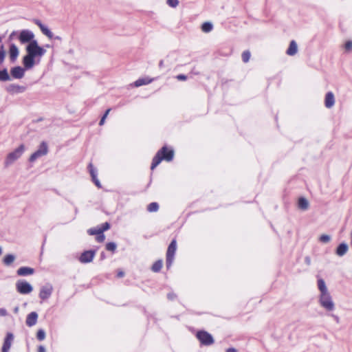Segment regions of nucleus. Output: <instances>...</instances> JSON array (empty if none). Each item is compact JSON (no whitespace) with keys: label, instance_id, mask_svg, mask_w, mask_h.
I'll list each match as a JSON object with an SVG mask.
<instances>
[{"label":"nucleus","instance_id":"nucleus-1","mask_svg":"<svg viewBox=\"0 0 352 352\" xmlns=\"http://www.w3.org/2000/svg\"><path fill=\"white\" fill-rule=\"evenodd\" d=\"M27 55L23 58V63L26 69H30L35 65V58L43 56L46 51L38 45L36 41H32L26 47Z\"/></svg>","mask_w":352,"mask_h":352},{"label":"nucleus","instance_id":"nucleus-2","mask_svg":"<svg viewBox=\"0 0 352 352\" xmlns=\"http://www.w3.org/2000/svg\"><path fill=\"white\" fill-rule=\"evenodd\" d=\"M173 156V150H169L167 151V148L166 146H163L153 157L151 166V170H153L163 160L167 162L171 161Z\"/></svg>","mask_w":352,"mask_h":352},{"label":"nucleus","instance_id":"nucleus-3","mask_svg":"<svg viewBox=\"0 0 352 352\" xmlns=\"http://www.w3.org/2000/svg\"><path fill=\"white\" fill-rule=\"evenodd\" d=\"M24 151L25 146L23 144H21L14 151L8 153L4 162L5 166L8 167L12 165L15 161L21 157Z\"/></svg>","mask_w":352,"mask_h":352},{"label":"nucleus","instance_id":"nucleus-4","mask_svg":"<svg viewBox=\"0 0 352 352\" xmlns=\"http://www.w3.org/2000/svg\"><path fill=\"white\" fill-rule=\"evenodd\" d=\"M319 303L324 309L331 311L335 309V305L329 293L320 294Z\"/></svg>","mask_w":352,"mask_h":352},{"label":"nucleus","instance_id":"nucleus-5","mask_svg":"<svg viewBox=\"0 0 352 352\" xmlns=\"http://www.w3.org/2000/svg\"><path fill=\"white\" fill-rule=\"evenodd\" d=\"M196 337L201 344L205 346L212 345L214 342L212 336L206 331H199L196 334Z\"/></svg>","mask_w":352,"mask_h":352},{"label":"nucleus","instance_id":"nucleus-6","mask_svg":"<svg viewBox=\"0 0 352 352\" xmlns=\"http://www.w3.org/2000/svg\"><path fill=\"white\" fill-rule=\"evenodd\" d=\"M177 250L176 240L173 239L168 247L166 252V267L168 269L172 265L175 254Z\"/></svg>","mask_w":352,"mask_h":352},{"label":"nucleus","instance_id":"nucleus-7","mask_svg":"<svg viewBox=\"0 0 352 352\" xmlns=\"http://www.w3.org/2000/svg\"><path fill=\"white\" fill-rule=\"evenodd\" d=\"M16 289L21 294H28L33 290V287L31 284L24 280H19L16 283Z\"/></svg>","mask_w":352,"mask_h":352},{"label":"nucleus","instance_id":"nucleus-8","mask_svg":"<svg viewBox=\"0 0 352 352\" xmlns=\"http://www.w3.org/2000/svg\"><path fill=\"white\" fill-rule=\"evenodd\" d=\"M47 152H48L47 144L45 142H43L40 144L38 150L36 151L34 153H33L30 155L29 160H30V162H33L38 158L45 155L47 153Z\"/></svg>","mask_w":352,"mask_h":352},{"label":"nucleus","instance_id":"nucleus-9","mask_svg":"<svg viewBox=\"0 0 352 352\" xmlns=\"http://www.w3.org/2000/svg\"><path fill=\"white\" fill-rule=\"evenodd\" d=\"M53 289V286L50 283L45 284L40 289L39 298L43 300L48 299L51 296Z\"/></svg>","mask_w":352,"mask_h":352},{"label":"nucleus","instance_id":"nucleus-10","mask_svg":"<svg viewBox=\"0 0 352 352\" xmlns=\"http://www.w3.org/2000/svg\"><path fill=\"white\" fill-rule=\"evenodd\" d=\"M34 33L28 30H23L20 32L19 39L21 43H30L34 41Z\"/></svg>","mask_w":352,"mask_h":352},{"label":"nucleus","instance_id":"nucleus-11","mask_svg":"<svg viewBox=\"0 0 352 352\" xmlns=\"http://www.w3.org/2000/svg\"><path fill=\"white\" fill-rule=\"evenodd\" d=\"M96 255L95 250H87L82 252L79 258V261L82 263H90L93 261Z\"/></svg>","mask_w":352,"mask_h":352},{"label":"nucleus","instance_id":"nucleus-12","mask_svg":"<svg viewBox=\"0 0 352 352\" xmlns=\"http://www.w3.org/2000/svg\"><path fill=\"white\" fill-rule=\"evenodd\" d=\"M6 90L11 94H16L24 92L25 87L16 84H10L6 87Z\"/></svg>","mask_w":352,"mask_h":352},{"label":"nucleus","instance_id":"nucleus-13","mask_svg":"<svg viewBox=\"0 0 352 352\" xmlns=\"http://www.w3.org/2000/svg\"><path fill=\"white\" fill-rule=\"evenodd\" d=\"M10 73L13 78L21 79L24 76L25 70L21 67L17 66L12 68Z\"/></svg>","mask_w":352,"mask_h":352},{"label":"nucleus","instance_id":"nucleus-14","mask_svg":"<svg viewBox=\"0 0 352 352\" xmlns=\"http://www.w3.org/2000/svg\"><path fill=\"white\" fill-rule=\"evenodd\" d=\"M38 319V314L35 311L30 313L26 318V325L28 327H32L36 324Z\"/></svg>","mask_w":352,"mask_h":352},{"label":"nucleus","instance_id":"nucleus-15","mask_svg":"<svg viewBox=\"0 0 352 352\" xmlns=\"http://www.w3.org/2000/svg\"><path fill=\"white\" fill-rule=\"evenodd\" d=\"M335 104L334 94L331 91H329L325 95L324 105L327 108H331Z\"/></svg>","mask_w":352,"mask_h":352},{"label":"nucleus","instance_id":"nucleus-16","mask_svg":"<svg viewBox=\"0 0 352 352\" xmlns=\"http://www.w3.org/2000/svg\"><path fill=\"white\" fill-rule=\"evenodd\" d=\"M19 49L14 44H11L9 50V56L11 62L14 63L19 56Z\"/></svg>","mask_w":352,"mask_h":352},{"label":"nucleus","instance_id":"nucleus-17","mask_svg":"<svg viewBox=\"0 0 352 352\" xmlns=\"http://www.w3.org/2000/svg\"><path fill=\"white\" fill-rule=\"evenodd\" d=\"M34 272V270L30 267H21L16 272L17 274L21 276L32 275Z\"/></svg>","mask_w":352,"mask_h":352},{"label":"nucleus","instance_id":"nucleus-18","mask_svg":"<svg viewBox=\"0 0 352 352\" xmlns=\"http://www.w3.org/2000/svg\"><path fill=\"white\" fill-rule=\"evenodd\" d=\"M13 340V335L11 333L7 334L6 338L4 341L3 346L2 347V352H8L11 346V342Z\"/></svg>","mask_w":352,"mask_h":352},{"label":"nucleus","instance_id":"nucleus-19","mask_svg":"<svg viewBox=\"0 0 352 352\" xmlns=\"http://www.w3.org/2000/svg\"><path fill=\"white\" fill-rule=\"evenodd\" d=\"M348 250V245L345 243H342L338 246L336 253L338 256H342L347 252Z\"/></svg>","mask_w":352,"mask_h":352},{"label":"nucleus","instance_id":"nucleus-20","mask_svg":"<svg viewBox=\"0 0 352 352\" xmlns=\"http://www.w3.org/2000/svg\"><path fill=\"white\" fill-rule=\"evenodd\" d=\"M298 52V45L295 41H292L289 43V46L287 50V54L289 56H294Z\"/></svg>","mask_w":352,"mask_h":352},{"label":"nucleus","instance_id":"nucleus-21","mask_svg":"<svg viewBox=\"0 0 352 352\" xmlns=\"http://www.w3.org/2000/svg\"><path fill=\"white\" fill-rule=\"evenodd\" d=\"M318 287L320 293V294L329 293L326 286L324 280L322 278H319L318 280Z\"/></svg>","mask_w":352,"mask_h":352},{"label":"nucleus","instance_id":"nucleus-22","mask_svg":"<svg viewBox=\"0 0 352 352\" xmlns=\"http://www.w3.org/2000/svg\"><path fill=\"white\" fill-rule=\"evenodd\" d=\"M309 201L305 197H300L298 201V207L302 210H307L309 208Z\"/></svg>","mask_w":352,"mask_h":352},{"label":"nucleus","instance_id":"nucleus-23","mask_svg":"<svg viewBox=\"0 0 352 352\" xmlns=\"http://www.w3.org/2000/svg\"><path fill=\"white\" fill-rule=\"evenodd\" d=\"M152 79L148 78H139L134 82L133 85L135 87H140L142 85H148L152 82Z\"/></svg>","mask_w":352,"mask_h":352},{"label":"nucleus","instance_id":"nucleus-24","mask_svg":"<svg viewBox=\"0 0 352 352\" xmlns=\"http://www.w3.org/2000/svg\"><path fill=\"white\" fill-rule=\"evenodd\" d=\"M10 80V76L8 72L7 69L0 70V81Z\"/></svg>","mask_w":352,"mask_h":352},{"label":"nucleus","instance_id":"nucleus-25","mask_svg":"<svg viewBox=\"0 0 352 352\" xmlns=\"http://www.w3.org/2000/svg\"><path fill=\"white\" fill-rule=\"evenodd\" d=\"M15 260V256L13 254H7L3 258V263L6 265H10L12 264Z\"/></svg>","mask_w":352,"mask_h":352},{"label":"nucleus","instance_id":"nucleus-26","mask_svg":"<svg viewBox=\"0 0 352 352\" xmlns=\"http://www.w3.org/2000/svg\"><path fill=\"white\" fill-rule=\"evenodd\" d=\"M213 25L210 22H205L201 25V30L204 32H210L212 31Z\"/></svg>","mask_w":352,"mask_h":352},{"label":"nucleus","instance_id":"nucleus-27","mask_svg":"<svg viewBox=\"0 0 352 352\" xmlns=\"http://www.w3.org/2000/svg\"><path fill=\"white\" fill-rule=\"evenodd\" d=\"M42 33L45 34L46 36H47L49 38L52 39L54 37L53 33L46 27L44 25L43 27H41V29Z\"/></svg>","mask_w":352,"mask_h":352},{"label":"nucleus","instance_id":"nucleus-28","mask_svg":"<svg viewBox=\"0 0 352 352\" xmlns=\"http://www.w3.org/2000/svg\"><path fill=\"white\" fill-rule=\"evenodd\" d=\"M162 267V261L158 260L156 262L154 263V264L152 266V270L155 272H157L160 271L161 268Z\"/></svg>","mask_w":352,"mask_h":352},{"label":"nucleus","instance_id":"nucleus-29","mask_svg":"<svg viewBox=\"0 0 352 352\" xmlns=\"http://www.w3.org/2000/svg\"><path fill=\"white\" fill-rule=\"evenodd\" d=\"M159 209V205L156 202H152L150 204H148L147 207V210L150 212H156Z\"/></svg>","mask_w":352,"mask_h":352},{"label":"nucleus","instance_id":"nucleus-30","mask_svg":"<svg viewBox=\"0 0 352 352\" xmlns=\"http://www.w3.org/2000/svg\"><path fill=\"white\" fill-rule=\"evenodd\" d=\"M331 237L329 234H322L319 237V241L322 243H328L330 242Z\"/></svg>","mask_w":352,"mask_h":352},{"label":"nucleus","instance_id":"nucleus-31","mask_svg":"<svg viewBox=\"0 0 352 352\" xmlns=\"http://www.w3.org/2000/svg\"><path fill=\"white\" fill-rule=\"evenodd\" d=\"M250 52L248 50L242 53V60L244 63H248L250 58Z\"/></svg>","mask_w":352,"mask_h":352},{"label":"nucleus","instance_id":"nucleus-32","mask_svg":"<svg viewBox=\"0 0 352 352\" xmlns=\"http://www.w3.org/2000/svg\"><path fill=\"white\" fill-rule=\"evenodd\" d=\"M116 244L113 242H109L106 245V249L108 251L114 252L116 249Z\"/></svg>","mask_w":352,"mask_h":352},{"label":"nucleus","instance_id":"nucleus-33","mask_svg":"<svg viewBox=\"0 0 352 352\" xmlns=\"http://www.w3.org/2000/svg\"><path fill=\"white\" fill-rule=\"evenodd\" d=\"M36 338L38 340H43L45 338V332L43 329H39L36 333Z\"/></svg>","mask_w":352,"mask_h":352},{"label":"nucleus","instance_id":"nucleus-34","mask_svg":"<svg viewBox=\"0 0 352 352\" xmlns=\"http://www.w3.org/2000/svg\"><path fill=\"white\" fill-rule=\"evenodd\" d=\"M6 57V51L4 50L3 45L0 47V64H2Z\"/></svg>","mask_w":352,"mask_h":352},{"label":"nucleus","instance_id":"nucleus-35","mask_svg":"<svg viewBox=\"0 0 352 352\" xmlns=\"http://www.w3.org/2000/svg\"><path fill=\"white\" fill-rule=\"evenodd\" d=\"M87 232L90 235H98L102 233L100 228H91L88 230Z\"/></svg>","mask_w":352,"mask_h":352},{"label":"nucleus","instance_id":"nucleus-36","mask_svg":"<svg viewBox=\"0 0 352 352\" xmlns=\"http://www.w3.org/2000/svg\"><path fill=\"white\" fill-rule=\"evenodd\" d=\"M166 3L171 8H176L179 5V0H167Z\"/></svg>","mask_w":352,"mask_h":352},{"label":"nucleus","instance_id":"nucleus-37","mask_svg":"<svg viewBox=\"0 0 352 352\" xmlns=\"http://www.w3.org/2000/svg\"><path fill=\"white\" fill-rule=\"evenodd\" d=\"M89 173L91 178H95L97 175L96 170L94 168L92 164H89Z\"/></svg>","mask_w":352,"mask_h":352},{"label":"nucleus","instance_id":"nucleus-38","mask_svg":"<svg viewBox=\"0 0 352 352\" xmlns=\"http://www.w3.org/2000/svg\"><path fill=\"white\" fill-rule=\"evenodd\" d=\"M109 228H110L109 223L106 222L102 225V227L100 229L101 232L103 233V232L109 230Z\"/></svg>","mask_w":352,"mask_h":352},{"label":"nucleus","instance_id":"nucleus-39","mask_svg":"<svg viewBox=\"0 0 352 352\" xmlns=\"http://www.w3.org/2000/svg\"><path fill=\"white\" fill-rule=\"evenodd\" d=\"M105 239V236L103 234V233H101V234H99L97 235L96 236V241L99 243H102L104 241Z\"/></svg>","mask_w":352,"mask_h":352},{"label":"nucleus","instance_id":"nucleus-40","mask_svg":"<svg viewBox=\"0 0 352 352\" xmlns=\"http://www.w3.org/2000/svg\"><path fill=\"white\" fill-rule=\"evenodd\" d=\"M344 47L346 49V50H351L352 49V41H347L346 43H345V45H344Z\"/></svg>","mask_w":352,"mask_h":352},{"label":"nucleus","instance_id":"nucleus-41","mask_svg":"<svg viewBox=\"0 0 352 352\" xmlns=\"http://www.w3.org/2000/svg\"><path fill=\"white\" fill-rule=\"evenodd\" d=\"M176 78L179 80H186L187 79V76L184 74L177 75Z\"/></svg>","mask_w":352,"mask_h":352},{"label":"nucleus","instance_id":"nucleus-42","mask_svg":"<svg viewBox=\"0 0 352 352\" xmlns=\"http://www.w3.org/2000/svg\"><path fill=\"white\" fill-rule=\"evenodd\" d=\"M92 180L94 182V184H96V186H97L98 188L101 187V184H100L99 180L97 178V175L96 176L95 178H92Z\"/></svg>","mask_w":352,"mask_h":352},{"label":"nucleus","instance_id":"nucleus-43","mask_svg":"<svg viewBox=\"0 0 352 352\" xmlns=\"http://www.w3.org/2000/svg\"><path fill=\"white\" fill-rule=\"evenodd\" d=\"M8 315V311L5 308H0V316H6Z\"/></svg>","mask_w":352,"mask_h":352},{"label":"nucleus","instance_id":"nucleus-44","mask_svg":"<svg viewBox=\"0 0 352 352\" xmlns=\"http://www.w3.org/2000/svg\"><path fill=\"white\" fill-rule=\"evenodd\" d=\"M34 21V23L40 28V29H41V27L44 26V25L41 23V21L40 20L35 19Z\"/></svg>","mask_w":352,"mask_h":352},{"label":"nucleus","instance_id":"nucleus-45","mask_svg":"<svg viewBox=\"0 0 352 352\" xmlns=\"http://www.w3.org/2000/svg\"><path fill=\"white\" fill-rule=\"evenodd\" d=\"M38 352H46L45 348L43 346H39L38 348Z\"/></svg>","mask_w":352,"mask_h":352},{"label":"nucleus","instance_id":"nucleus-46","mask_svg":"<svg viewBox=\"0 0 352 352\" xmlns=\"http://www.w3.org/2000/svg\"><path fill=\"white\" fill-rule=\"evenodd\" d=\"M226 352H237V350L234 348H228Z\"/></svg>","mask_w":352,"mask_h":352},{"label":"nucleus","instance_id":"nucleus-47","mask_svg":"<svg viewBox=\"0 0 352 352\" xmlns=\"http://www.w3.org/2000/svg\"><path fill=\"white\" fill-rule=\"evenodd\" d=\"M105 119H106V118H104V117H103V116L102 117V118H101V120H100V122H99V124H100V126H102V125H103V124H104V121H105Z\"/></svg>","mask_w":352,"mask_h":352},{"label":"nucleus","instance_id":"nucleus-48","mask_svg":"<svg viewBox=\"0 0 352 352\" xmlns=\"http://www.w3.org/2000/svg\"><path fill=\"white\" fill-rule=\"evenodd\" d=\"M124 274L122 271H120L118 272L117 276L119 278H121V277L124 276Z\"/></svg>","mask_w":352,"mask_h":352},{"label":"nucleus","instance_id":"nucleus-49","mask_svg":"<svg viewBox=\"0 0 352 352\" xmlns=\"http://www.w3.org/2000/svg\"><path fill=\"white\" fill-rule=\"evenodd\" d=\"M175 296L174 294H168V298L170 300H173L175 298Z\"/></svg>","mask_w":352,"mask_h":352},{"label":"nucleus","instance_id":"nucleus-50","mask_svg":"<svg viewBox=\"0 0 352 352\" xmlns=\"http://www.w3.org/2000/svg\"><path fill=\"white\" fill-rule=\"evenodd\" d=\"M305 262H306V263H307V265H309V264L311 263V259H310V258H309V257H308V256H307V257L305 258Z\"/></svg>","mask_w":352,"mask_h":352},{"label":"nucleus","instance_id":"nucleus-51","mask_svg":"<svg viewBox=\"0 0 352 352\" xmlns=\"http://www.w3.org/2000/svg\"><path fill=\"white\" fill-rule=\"evenodd\" d=\"M110 111H111V109H108L105 111V113H104V114L103 117L107 118V116H108V114L109 113Z\"/></svg>","mask_w":352,"mask_h":352},{"label":"nucleus","instance_id":"nucleus-52","mask_svg":"<svg viewBox=\"0 0 352 352\" xmlns=\"http://www.w3.org/2000/svg\"><path fill=\"white\" fill-rule=\"evenodd\" d=\"M53 38L58 41H61L62 39L61 37L59 36H54Z\"/></svg>","mask_w":352,"mask_h":352},{"label":"nucleus","instance_id":"nucleus-53","mask_svg":"<svg viewBox=\"0 0 352 352\" xmlns=\"http://www.w3.org/2000/svg\"><path fill=\"white\" fill-rule=\"evenodd\" d=\"M333 316L335 318V320H336L337 322L339 321V318L337 316Z\"/></svg>","mask_w":352,"mask_h":352},{"label":"nucleus","instance_id":"nucleus-54","mask_svg":"<svg viewBox=\"0 0 352 352\" xmlns=\"http://www.w3.org/2000/svg\"><path fill=\"white\" fill-rule=\"evenodd\" d=\"M14 311L15 313H17L19 311V307H15Z\"/></svg>","mask_w":352,"mask_h":352},{"label":"nucleus","instance_id":"nucleus-55","mask_svg":"<svg viewBox=\"0 0 352 352\" xmlns=\"http://www.w3.org/2000/svg\"><path fill=\"white\" fill-rule=\"evenodd\" d=\"M159 65H160V67H162V66L163 65V60H161V61L160 62V64H159Z\"/></svg>","mask_w":352,"mask_h":352},{"label":"nucleus","instance_id":"nucleus-56","mask_svg":"<svg viewBox=\"0 0 352 352\" xmlns=\"http://www.w3.org/2000/svg\"><path fill=\"white\" fill-rule=\"evenodd\" d=\"M15 34V32H12V33L10 34V37H12Z\"/></svg>","mask_w":352,"mask_h":352},{"label":"nucleus","instance_id":"nucleus-57","mask_svg":"<svg viewBox=\"0 0 352 352\" xmlns=\"http://www.w3.org/2000/svg\"><path fill=\"white\" fill-rule=\"evenodd\" d=\"M2 253V250H1V248L0 247V255Z\"/></svg>","mask_w":352,"mask_h":352},{"label":"nucleus","instance_id":"nucleus-58","mask_svg":"<svg viewBox=\"0 0 352 352\" xmlns=\"http://www.w3.org/2000/svg\"><path fill=\"white\" fill-rule=\"evenodd\" d=\"M1 41V37L0 36V42Z\"/></svg>","mask_w":352,"mask_h":352}]
</instances>
